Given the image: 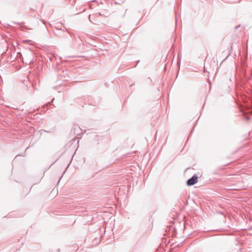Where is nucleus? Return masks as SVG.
<instances>
[{
    "mask_svg": "<svg viewBox=\"0 0 252 252\" xmlns=\"http://www.w3.org/2000/svg\"><path fill=\"white\" fill-rule=\"evenodd\" d=\"M198 177L196 175H194L190 179H189L187 182V184L189 186L193 185L197 182Z\"/></svg>",
    "mask_w": 252,
    "mask_h": 252,
    "instance_id": "obj_1",
    "label": "nucleus"
},
{
    "mask_svg": "<svg viewBox=\"0 0 252 252\" xmlns=\"http://www.w3.org/2000/svg\"><path fill=\"white\" fill-rule=\"evenodd\" d=\"M51 193H54V195H56V194L57 193V190L53 189V190L52 191Z\"/></svg>",
    "mask_w": 252,
    "mask_h": 252,
    "instance_id": "obj_2",
    "label": "nucleus"
}]
</instances>
